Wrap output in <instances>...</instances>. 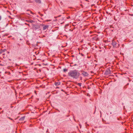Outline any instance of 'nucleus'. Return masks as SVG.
<instances>
[{"label": "nucleus", "mask_w": 133, "mask_h": 133, "mask_svg": "<svg viewBox=\"0 0 133 133\" xmlns=\"http://www.w3.org/2000/svg\"><path fill=\"white\" fill-rule=\"evenodd\" d=\"M79 75V72L76 70H71L68 73V76L69 77L76 79L78 78Z\"/></svg>", "instance_id": "obj_1"}, {"label": "nucleus", "mask_w": 133, "mask_h": 133, "mask_svg": "<svg viewBox=\"0 0 133 133\" xmlns=\"http://www.w3.org/2000/svg\"><path fill=\"white\" fill-rule=\"evenodd\" d=\"M81 72H82V74L84 76H88L89 75L88 73L87 72H85L83 71H82Z\"/></svg>", "instance_id": "obj_2"}, {"label": "nucleus", "mask_w": 133, "mask_h": 133, "mask_svg": "<svg viewBox=\"0 0 133 133\" xmlns=\"http://www.w3.org/2000/svg\"><path fill=\"white\" fill-rule=\"evenodd\" d=\"M112 44L114 47H116L117 43L114 40H112Z\"/></svg>", "instance_id": "obj_3"}, {"label": "nucleus", "mask_w": 133, "mask_h": 133, "mask_svg": "<svg viewBox=\"0 0 133 133\" xmlns=\"http://www.w3.org/2000/svg\"><path fill=\"white\" fill-rule=\"evenodd\" d=\"M48 25H43V30H46L48 28Z\"/></svg>", "instance_id": "obj_4"}, {"label": "nucleus", "mask_w": 133, "mask_h": 133, "mask_svg": "<svg viewBox=\"0 0 133 133\" xmlns=\"http://www.w3.org/2000/svg\"><path fill=\"white\" fill-rule=\"evenodd\" d=\"M110 70H107L106 72V74L108 75H109L110 74Z\"/></svg>", "instance_id": "obj_5"}, {"label": "nucleus", "mask_w": 133, "mask_h": 133, "mask_svg": "<svg viewBox=\"0 0 133 133\" xmlns=\"http://www.w3.org/2000/svg\"><path fill=\"white\" fill-rule=\"evenodd\" d=\"M60 84V83L59 82H57L55 83V84L56 86H58Z\"/></svg>", "instance_id": "obj_6"}, {"label": "nucleus", "mask_w": 133, "mask_h": 133, "mask_svg": "<svg viewBox=\"0 0 133 133\" xmlns=\"http://www.w3.org/2000/svg\"><path fill=\"white\" fill-rule=\"evenodd\" d=\"M25 118V116L21 118H20L19 119V120H21V121H23L24 119Z\"/></svg>", "instance_id": "obj_7"}, {"label": "nucleus", "mask_w": 133, "mask_h": 133, "mask_svg": "<svg viewBox=\"0 0 133 133\" xmlns=\"http://www.w3.org/2000/svg\"><path fill=\"white\" fill-rule=\"evenodd\" d=\"M35 2L38 3H41V1L40 0H35Z\"/></svg>", "instance_id": "obj_8"}, {"label": "nucleus", "mask_w": 133, "mask_h": 133, "mask_svg": "<svg viewBox=\"0 0 133 133\" xmlns=\"http://www.w3.org/2000/svg\"><path fill=\"white\" fill-rule=\"evenodd\" d=\"M5 50H0V54H2L3 52H4Z\"/></svg>", "instance_id": "obj_9"}, {"label": "nucleus", "mask_w": 133, "mask_h": 133, "mask_svg": "<svg viewBox=\"0 0 133 133\" xmlns=\"http://www.w3.org/2000/svg\"><path fill=\"white\" fill-rule=\"evenodd\" d=\"M27 21L29 22H30L31 23H33V22H34V21L32 20H29L28 21Z\"/></svg>", "instance_id": "obj_10"}, {"label": "nucleus", "mask_w": 133, "mask_h": 133, "mask_svg": "<svg viewBox=\"0 0 133 133\" xmlns=\"http://www.w3.org/2000/svg\"><path fill=\"white\" fill-rule=\"evenodd\" d=\"M68 71V69H63V71L64 72H65L66 71Z\"/></svg>", "instance_id": "obj_11"}, {"label": "nucleus", "mask_w": 133, "mask_h": 133, "mask_svg": "<svg viewBox=\"0 0 133 133\" xmlns=\"http://www.w3.org/2000/svg\"><path fill=\"white\" fill-rule=\"evenodd\" d=\"M78 85L80 87L81 86V83H78Z\"/></svg>", "instance_id": "obj_12"}, {"label": "nucleus", "mask_w": 133, "mask_h": 133, "mask_svg": "<svg viewBox=\"0 0 133 133\" xmlns=\"http://www.w3.org/2000/svg\"><path fill=\"white\" fill-rule=\"evenodd\" d=\"M27 11H29V12H30V13H31V14H33V13H32V12L31 11H29V10H27Z\"/></svg>", "instance_id": "obj_13"}, {"label": "nucleus", "mask_w": 133, "mask_h": 133, "mask_svg": "<svg viewBox=\"0 0 133 133\" xmlns=\"http://www.w3.org/2000/svg\"><path fill=\"white\" fill-rule=\"evenodd\" d=\"M81 55L82 56H84L83 54H82V53H81Z\"/></svg>", "instance_id": "obj_14"}, {"label": "nucleus", "mask_w": 133, "mask_h": 133, "mask_svg": "<svg viewBox=\"0 0 133 133\" xmlns=\"http://www.w3.org/2000/svg\"><path fill=\"white\" fill-rule=\"evenodd\" d=\"M119 47V44H118V45L117 47Z\"/></svg>", "instance_id": "obj_15"}, {"label": "nucleus", "mask_w": 133, "mask_h": 133, "mask_svg": "<svg viewBox=\"0 0 133 133\" xmlns=\"http://www.w3.org/2000/svg\"><path fill=\"white\" fill-rule=\"evenodd\" d=\"M1 16H0V20H1Z\"/></svg>", "instance_id": "obj_16"}, {"label": "nucleus", "mask_w": 133, "mask_h": 133, "mask_svg": "<svg viewBox=\"0 0 133 133\" xmlns=\"http://www.w3.org/2000/svg\"><path fill=\"white\" fill-rule=\"evenodd\" d=\"M3 112V111H2V112H1V113H2Z\"/></svg>", "instance_id": "obj_17"}, {"label": "nucleus", "mask_w": 133, "mask_h": 133, "mask_svg": "<svg viewBox=\"0 0 133 133\" xmlns=\"http://www.w3.org/2000/svg\"><path fill=\"white\" fill-rule=\"evenodd\" d=\"M28 14V15H30V14H28H28Z\"/></svg>", "instance_id": "obj_18"}, {"label": "nucleus", "mask_w": 133, "mask_h": 133, "mask_svg": "<svg viewBox=\"0 0 133 133\" xmlns=\"http://www.w3.org/2000/svg\"><path fill=\"white\" fill-rule=\"evenodd\" d=\"M1 109V108H0V110Z\"/></svg>", "instance_id": "obj_19"}]
</instances>
